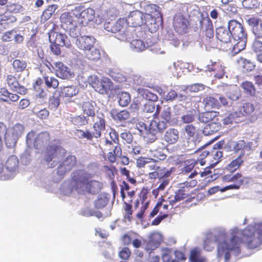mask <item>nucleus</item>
Listing matches in <instances>:
<instances>
[{"label":"nucleus","instance_id":"obj_1","mask_svg":"<svg viewBox=\"0 0 262 262\" xmlns=\"http://www.w3.org/2000/svg\"><path fill=\"white\" fill-rule=\"evenodd\" d=\"M257 235L255 228L248 225L243 230L237 228L231 230V237L228 239L227 233L221 230L214 236V242L217 244V258L221 260L223 257L225 262L231 258V253L235 256L241 253V244L245 242L249 249H255L262 244V223L258 226Z\"/></svg>","mask_w":262,"mask_h":262},{"label":"nucleus","instance_id":"obj_2","mask_svg":"<svg viewBox=\"0 0 262 262\" xmlns=\"http://www.w3.org/2000/svg\"><path fill=\"white\" fill-rule=\"evenodd\" d=\"M217 38L222 42L227 44L228 49L231 48L234 54L244 50L246 46L247 35L242 25L235 19L228 22V29L220 27L216 30Z\"/></svg>","mask_w":262,"mask_h":262},{"label":"nucleus","instance_id":"obj_3","mask_svg":"<svg viewBox=\"0 0 262 262\" xmlns=\"http://www.w3.org/2000/svg\"><path fill=\"white\" fill-rule=\"evenodd\" d=\"M93 175L84 169L74 171L72 174L73 187L78 192L90 194L98 193L102 184L97 180L92 179Z\"/></svg>","mask_w":262,"mask_h":262},{"label":"nucleus","instance_id":"obj_4","mask_svg":"<svg viewBox=\"0 0 262 262\" xmlns=\"http://www.w3.org/2000/svg\"><path fill=\"white\" fill-rule=\"evenodd\" d=\"M145 13L148 22V28L151 33L157 31L161 20L160 7L155 4H148L144 6Z\"/></svg>","mask_w":262,"mask_h":262},{"label":"nucleus","instance_id":"obj_5","mask_svg":"<svg viewBox=\"0 0 262 262\" xmlns=\"http://www.w3.org/2000/svg\"><path fill=\"white\" fill-rule=\"evenodd\" d=\"M197 181L195 180H191L180 184L179 189L176 191L174 195H171L168 198V201L170 205L173 206L177 203L184 200L188 196L191 189L195 186Z\"/></svg>","mask_w":262,"mask_h":262},{"label":"nucleus","instance_id":"obj_6","mask_svg":"<svg viewBox=\"0 0 262 262\" xmlns=\"http://www.w3.org/2000/svg\"><path fill=\"white\" fill-rule=\"evenodd\" d=\"M73 14L79 23L83 26L87 25L95 18V11L90 8L84 9L81 6L76 7L73 10Z\"/></svg>","mask_w":262,"mask_h":262},{"label":"nucleus","instance_id":"obj_7","mask_svg":"<svg viewBox=\"0 0 262 262\" xmlns=\"http://www.w3.org/2000/svg\"><path fill=\"white\" fill-rule=\"evenodd\" d=\"M148 168L151 172L148 173V179L150 180H160L168 178L171 173V170H168L159 162L152 163L148 165Z\"/></svg>","mask_w":262,"mask_h":262},{"label":"nucleus","instance_id":"obj_8","mask_svg":"<svg viewBox=\"0 0 262 262\" xmlns=\"http://www.w3.org/2000/svg\"><path fill=\"white\" fill-rule=\"evenodd\" d=\"M88 80L95 91L102 94L106 93L112 86V82L106 77L99 79L96 76L93 75L89 76Z\"/></svg>","mask_w":262,"mask_h":262},{"label":"nucleus","instance_id":"obj_9","mask_svg":"<svg viewBox=\"0 0 262 262\" xmlns=\"http://www.w3.org/2000/svg\"><path fill=\"white\" fill-rule=\"evenodd\" d=\"M19 167V160L14 155L8 157L5 164V168L7 173H3L1 175V180L6 181L14 177Z\"/></svg>","mask_w":262,"mask_h":262},{"label":"nucleus","instance_id":"obj_10","mask_svg":"<svg viewBox=\"0 0 262 262\" xmlns=\"http://www.w3.org/2000/svg\"><path fill=\"white\" fill-rule=\"evenodd\" d=\"M67 155V150L62 146L57 145H51L47 147L46 150L45 159L46 162H50L52 160L57 162Z\"/></svg>","mask_w":262,"mask_h":262},{"label":"nucleus","instance_id":"obj_11","mask_svg":"<svg viewBox=\"0 0 262 262\" xmlns=\"http://www.w3.org/2000/svg\"><path fill=\"white\" fill-rule=\"evenodd\" d=\"M145 14L139 10L131 12L126 21L127 24L133 27H140L143 25L148 27V22Z\"/></svg>","mask_w":262,"mask_h":262},{"label":"nucleus","instance_id":"obj_12","mask_svg":"<svg viewBox=\"0 0 262 262\" xmlns=\"http://www.w3.org/2000/svg\"><path fill=\"white\" fill-rule=\"evenodd\" d=\"M115 29L118 32L117 38L122 41H128L132 37L131 33L127 28V23L125 19L120 18L115 22Z\"/></svg>","mask_w":262,"mask_h":262},{"label":"nucleus","instance_id":"obj_13","mask_svg":"<svg viewBox=\"0 0 262 262\" xmlns=\"http://www.w3.org/2000/svg\"><path fill=\"white\" fill-rule=\"evenodd\" d=\"M77 159L75 156L69 155L58 166L57 172L58 175L62 176L75 167Z\"/></svg>","mask_w":262,"mask_h":262},{"label":"nucleus","instance_id":"obj_14","mask_svg":"<svg viewBox=\"0 0 262 262\" xmlns=\"http://www.w3.org/2000/svg\"><path fill=\"white\" fill-rule=\"evenodd\" d=\"M122 150L121 145H116L112 151L107 154V159L110 163H114L116 162L117 158L120 159L121 163L123 165H128L129 163V158L124 155H122Z\"/></svg>","mask_w":262,"mask_h":262},{"label":"nucleus","instance_id":"obj_15","mask_svg":"<svg viewBox=\"0 0 262 262\" xmlns=\"http://www.w3.org/2000/svg\"><path fill=\"white\" fill-rule=\"evenodd\" d=\"M199 23L200 29L205 32L206 38H213V25L210 18L208 16L204 17L202 14H200Z\"/></svg>","mask_w":262,"mask_h":262},{"label":"nucleus","instance_id":"obj_16","mask_svg":"<svg viewBox=\"0 0 262 262\" xmlns=\"http://www.w3.org/2000/svg\"><path fill=\"white\" fill-rule=\"evenodd\" d=\"M168 199L164 200L162 197L159 198L155 207L150 213V217H154L158 212L162 215H166V217L168 215L169 205Z\"/></svg>","mask_w":262,"mask_h":262},{"label":"nucleus","instance_id":"obj_17","mask_svg":"<svg viewBox=\"0 0 262 262\" xmlns=\"http://www.w3.org/2000/svg\"><path fill=\"white\" fill-rule=\"evenodd\" d=\"M223 144V141H219L215 143L212 149L210 151L209 156L211 157L210 161V167H213L217 164L221 160L223 156V151L221 150V148Z\"/></svg>","mask_w":262,"mask_h":262},{"label":"nucleus","instance_id":"obj_18","mask_svg":"<svg viewBox=\"0 0 262 262\" xmlns=\"http://www.w3.org/2000/svg\"><path fill=\"white\" fill-rule=\"evenodd\" d=\"M95 42V38L92 36L84 35L77 38L75 41L76 47L82 50L92 49Z\"/></svg>","mask_w":262,"mask_h":262},{"label":"nucleus","instance_id":"obj_19","mask_svg":"<svg viewBox=\"0 0 262 262\" xmlns=\"http://www.w3.org/2000/svg\"><path fill=\"white\" fill-rule=\"evenodd\" d=\"M97 118L98 120L93 124V129L94 130L91 132L92 141L94 138H100L101 136V132L105 128V121L104 115L102 113L97 114Z\"/></svg>","mask_w":262,"mask_h":262},{"label":"nucleus","instance_id":"obj_20","mask_svg":"<svg viewBox=\"0 0 262 262\" xmlns=\"http://www.w3.org/2000/svg\"><path fill=\"white\" fill-rule=\"evenodd\" d=\"M54 66L57 77L63 79H68L74 76V73L62 62H56L54 63Z\"/></svg>","mask_w":262,"mask_h":262},{"label":"nucleus","instance_id":"obj_21","mask_svg":"<svg viewBox=\"0 0 262 262\" xmlns=\"http://www.w3.org/2000/svg\"><path fill=\"white\" fill-rule=\"evenodd\" d=\"M205 89V85L201 83H195L187 86L181 93L179 96L181 97H195L198 96L195 95L196 93L201 92Z\"/></svg>","mask_w":262,"mask_h":262},{"label":"nucleus","instance_id":"obj_22","mask_svg":"<svg viewBox=\"0 0 262 262\" xmlns=\"http://www.w3.org/2000/svg\"><path fill=\"white\" fill-rule=\"evenodd\" d=\"M49 39L51 43L56 44L61 47L66 46L69 48L71 46L68 41L67 36L56 32H53L49 34Z\"/></svg>","mask_w":262,"mask_h":262},{"label":"nucleus","instance_id":"obj_23","mask_svg":"<svg viewBox=\"0 0 262 262\" xmlns=\"http://www.w3.org/2000/svg\"><path fill=\"white\" fill-rule=\"evenodd\" d=\"M188 24L187 19L182 15L178 14L173 18V25L175 30L180 34L186 32Z\"/></svg>","mask_w":262,"mask_h":262},{"label":"nucleus","instance_id":"obj_24","mask_svg":"<svg viewBox=\"0 0 262 262\" xmlns=\"http://www.w3.org/2000/svg\"><path fill=\"white\" fill-rule=\"evenodd\" d=\"M254 106L250 102L239 103L237 109L235 110L239 118L250 116L254 111Z\"/></svg>","mask_w":262,"mask_h":262},{"label":"nucleus","instance_id":"obj_25","mask_svg":"<svg viewBox=\"0 0 262 262\" xmlns=\"http://www.w3.org/2000/svg\"><path fill=\"white\" fill-rule=\"evenodd\" d=\"M233 173L230 172L229 173L225 174V172L222 176V180L225 182H233V184L240 187L244 183V177L241 173L236 172L234 174H233Z\"/></svg>","mask_w":262,"mask_h":262},{"label":"nucleus","instance_id":"obj_26","mask_svg":"<svg viewBox=\"0 0 262 262\" xmlns=\"http://www.w3.org/2000/svg\"><path fill=\"white\" fill-rule=\"evenodd\" d=\"M74 16L75 15L73 14V10L70 12H64L61 15L60 17L61 26L66 31H68L70 27L76 25Z\"/></svg>","mask_w":262,"mask_h":262},{"label":"nucleus","instance_id":"obj_27","mask_svg":"<svg viewBox=\"0 0 262 262\" xmlns=\"http://www.w3.org/2000/svg\"><path fill=\"white\" fill-rule=\"evenodd\" d=\"M50 139V135L49 132H41L36 137L34 142V146L36 149H40L48 144Z\"/></svg>","mask_w":262,"mask_h":262},{"label":"nucleus","instance_id":"obj_28","mask_svg":"<svg viewBox=\"0 0 262 262\" xmlns=\"http://www.w3.org/2000/svg\"><path fill=\"white\" fill-rule=\"evenodd\" d=\"M163 139L168 144L176 143L179 139V130L174 128L168 129L164 135Z\"/></svg>","mask_w":262,"mask_h":262},{"label":"nucleus","instance_id":"obj_29","mask_svg":"<svg viewBox=\"0 0 262 262\" xmlns=\"http://www.w3.org/2000/svg\"><path fill=\"white\" fill-rule=\"evenodd\" d=\"M219 115V112L213 111H206L200 114L199 120L200 122L204 123H210L214 121Z\"/></svg>","mask_w":262,"mask_h":262},{"label":"nucleus","instance_id":"obj_30","mask_svg":"<svg viewBox=\"0 0 262 262\" xmlns=\"http://www.w3.org/2000/svg\"><path fill=\"white\" fill-rule=\"evenodd\" d=\"M244 152H242L236 159L233 160L226 167V170L229 172H234L238 169L244 163Z\"/></svg>","mask_w":262,"mask_h":262},{"label":"nucleus","instance_id":"obj_31","mask_svg":"<svg viewBox=\"0 0 262 262\" xmlns=\"http://www.w3.org/2000/svg\"><path fill=\"white\" fill-rule=\"evenodd\" d=\"M109 135L110 140L106 138L104 143L105 146L108 147V150L114 146V143L120 145L118 134L114 129H111Z\"/></svg>","mask_w":262,"mask_h":262},{"label":"nucleus","instance_id":"obj_32","mask_svg":"<svg viewBox=\"0 0 262 262\" xmlns=\"http://www.w3.org/2000/svg\"><path fill=\"white\" fill-rule=\"evenodd\" d=\"M16 18L13 15L5 13L0 15V29L7 28L9 25L16 21Z\"/></svg>","mask_w":262,"mask_h":262},{"label":"nucleus","instance_id":"obj_33","mask_svg":"<svg viewBox=\"0 0 262 262\" xmlns=\"http://www.w3.org/2000/svg\"><path fill=\"white\" fill-rule=\"evenodd\" d=\"M221 128V124L219 122L212 121L207 124L203 129L205 135H210L219 131Z\"/></svg>","mask_w":262,"mask_h":262},{"label":"nucleus","instance_id":"obj_34","mask_svg":"<svg viewBox=\"0 0 262 262\" xmlns=\"http://www.w3.org/2000/svg\"><path fill=\"white\" fill-rule=\"evenodd\" d=\"M201 251L198 248H193L190 252L189 260L190 262H206L205 258L201 256Z\"/></svg>","mask_w":262,"mask_h":262},{"label":"nucleus","instance_id":"obj_35","mask_svg":"<svg viewBox=\"0 0 262 262\" xmlns=\"http://www.w3.org/2000/svg\"><path fill=\"white\" fill-rule=\"evenodd\" d=\"M239 119L235 111L225 116L222 119V122L224 125H232L234 122H238Z\"/></svg>","mask_w":262,"mask_h":262},{"label":"nucleus","instance_id":"obj_36","mask_svg":"<svg viewBox=\"0 0 262 262\" xmlns=\"http://www.w3.org/2000/svg\"><path fill=\"white\" fill-rule=\"evenodd\" d=\"M131 49L136 52H141L144 50L147 47L144 41L140 39H134L130 42Z\"/></svg>","mask_w":262,"mask_h":262},{"label":"nucleus","instance_id":"obj_37","mask_svg":"<svg viewBox=\"0 0 262 262\" xmlns=\"http://www.w3.org/2000/svg\"><path fill=\"white\" fill-rule=\"evenodd\" d=\"M184 166L181 169L183 174H186L191 172L197 164L195 159H188L183 162Z\"/></svg>","mask_w":262,"mask_h":262},{"label":"nucleus","instance_id":"obj_38","mask_svg":"<svg viewBox=\"0 0 262 262\" xmlns=\"http://www.w3.org/2000/svg\"><path fill=\"white\" fill-rule=\"evenodd\" d=\"M204 108L206 111H210L213 108H219L221 103L218 99H204Z\"/></svg>","mask_w":262,"mask_h":262},{"label":"nucleus","instance_id":"obj_39","mask_svg":"<svg viewBox=\"0 0 262 262\" xmlns=\"http://www.w3.org/2000/svg\"><path fill=\"white\" fill-rule=\"evenodd\" d=\"M86 57L91 60L97 61L100 58V53L98 49L94 48L85 51Z\"/></svg>","mask_w":262,"mask_h":262},{"label":"nucleus","instance_id":"obj_40","mask_svg":"<svg viewBox=\"0 0 262 262\" xmlns=\"http://www.w3.org/2000/svg\"><path fill=\"white\" fill-rule=\"evenodd\" d=\"M208 70L209 71H217V72L214 75V76L217 78H222L224 74V69L221 66L214 62L211 66H208Z\"/></svg>","mask_w":262,"mask_h":262},{"label":"nucleus","instance_id":"obj_41","mask_svg":"<svg viewBox=\"0 0 262 262\" xmlns=\"http://www.w3.org/2000/svg\"><path fill=\"white\" fill-rule=\"evenodd\" d=\"M244 92L249 96H253L255 93V89L253 83L249 81H245L241 84Z\"/></svg>","mask_w":262,"mask_h":262},{"label":"nucleus","instance_id":"obj_42","mask_svg":"<svg viewBox=\"0 0 262 262\" xmlns=\"http://www.w3.org/2000/svg\"><path fill=\"white\" fill-rule=\"evenodd\" d=\"M196 111L192 109L187 112L185 115H184L181 117V121L184 123H190L194 121L196 117Z\"/></svg>","mask_w":262,"mask_h":262},{"label":"nucleus","instance_id":"obj_43","mask_svg":"<svg viewBox=\"0 0 262 262\" xmlns=\"http://www.w3.org/2000/svg\"><path fill=\"white\" fill-rule=\"evenodd\" d=\"M63 96L66 97H72L78 93V90L75 86H71L64 87L61 91Z\"/></svg>","mask_w":262,"mask_h":262},{"label":"nucleus","instance_id":"obj_44","mask_svg":"<svg viewBox=\"0 0 262 262\" xmlns=\"http://www.w3.org/2000/svg\"><path fill=\"white\" fill-rule=\"evenodd\" d=\"M24 132V126L20 124L16 123L11 128V134L12 136L18 139Z\"/></svg>","mask_w":262,"mask_h":262},{"label":"nucleus","instance_id":"obj_45","mask_svg":"<svg viewBox=\"0 0 262 262\" xmlns=\"http://www.w3.org/2000/svg\"><path fill=\"white\" fill-rule=\"evenodd\" d=\"M12 66L15 72H21L25 70L27 64L25 61L15 59L13 61Z\"/></svg>","mask_w":262,"mask_h":262},{"label":"nucleus","instance_id":"obj_46","mask_svg":"<svg viewBox=\"0 0 262 262\" xmlns=\"http://www.w3.org/2000/svg\"><path fill=\"white\" fill-rule=\"evenodd\" d=\"M57 9V6L52 5L49 6L43 12L41 15V19L44 20H48L52 16L53 13Z\"/></svg>","mask_w":262,"mask_h":262},{"label":"nucleus","instance_id":"obj_47","mask_svg":"<svg viewBox=\"0 0 262 262\" xmlns=\"http://www.w3.org/2000/svg\"><path fill=\"white\" fill-rule=\"evenodd\" d=\"M123 209L125 212L124 218L127 219L128 221H130L132 218V214L133 213L132 203L124 201Z\"/></svg>","mask_w":262,"mask_h":262},{"label":"nucleus","instance_id":"obj_48","mask_svg":"<svg viewBox=\"0 0 262 262\" xmlns=\"http://www.w3.org/2000/svg\"><path fill=\"white\" fill-rule=\"evenodd\" d=\"M82 109L85 114L89 116L94 117L95 112L93 105L89 101L83 102Z\"/></svg>","mask_w":262,"mask_h":262},{"label":"nucleus","instance_id":"obj_49","mask_svg":"<svg viewBox=\"0 0 262 262\" xmlns=\"http://www.w3.org/2000/svg\"><path fill=\"white\" fill-rule=\"evenodd\" d=\"M119 171L121 175L122 176H125L126 177V179L127 180L128 182H129L132 184H136L137 181L135 179L130 177V171L128 169H127L126 167H120L119 169Z\"/></svg>","mask_w":262,"mask_h":262},{"label":"nucleus","instance_id":"obj_50","mask_svg":"<svg viewBox=\"0 0 262 262\" xmlns=\"http://www.w3.org/2000/svg\"><path fill=\"white\" fill-rule=\"evenodd\" d=\"M75 134L80 139H86L88 141H92L91 131L89 129L85 131L81 129H76Z\"/></svg>","mask_w":262,"mask_h":262},{"label":"nucleus","instance_id":"obj_51","mask_svg":"<svg viewBox=\"0 0 262 262\" xmlns=\"http://www.w3.org/2000/svg\"><path fill=\"white\" fill-rule=\"evenodd\" d=\"M152 158H150L152 163L159 162V161H163L166 158V155L162 151L156 150L153 152Z\"/></svg>","mask_w":262,"mask_h":262},{"label":"nucleus","instance_id":"obj_52","mask_svg":"<svg viewBox=\"0 0 262 262\" xmlns=\"http://www.w3.org/2000/svg\"><path fill=\"white\" fill-rule=\"evenodd\" d=\"M70 121L77 126H82L88 123L85 117L80 116L71 117Z\"/></svg>","mask_w":262,"mask_h":262},{"label":"nucleus","instance_id":"obj_53","mask_svg":"<svg viewBox=\"0 0 262 262\" xmlns=\"http://www.w3.org/2000/svg\"><path fill=\"white\" fill-rule=\"evenodd\" d=\"M160 245V242L158 241H155L153 238H150L149 240L147 242L145 249L146 251L149 253L155 250Z\"/></svg>","mask_w":262,"mask_h":262},{"label":"nucleus","instance_id":"obj_54","mask_svg":"<svg viewBox=\"0 0 262 262\" xmlns=\"http://www.w3.org/2000/svg\"><path fill=\"white\" fill-rule=\"evenodd\" d=\"M45 83L48 87L56 88L58 87L59 82L58 80L54 77L46 76H44Z\"/></svg>","mask_w":262,"mask_h":262},{"label":"nucleus","instance_id":"obj_55","mask_svg":"<svg viewBox=\"0 0 262 262\" xmlns=\"http://www.w3.org/2000/svg\"><path fill=\"white\" fill-rule=\"evenodd\" d=\"M138 98H158V97L156 95L151 93L147 89L139 90Z\"/></svg>","mask_w":262,"mask_h":262},{"label":"nucleus","instance_id":"obj_56","mask_svg":"<svg viewBox=\"0 0 262 262\" xmlns=\"http://www.w3.org/2000/svg\"><path fill=\"white\" fill-rule=\"evenodd\" d=\"M151 160H152L150 159V158L142 156L139 157L136 160V166L139 168H143L146 164L152 163Z\"/></svg>","mask_w":262,"mask_h":262},{"label":"nucleus","instance_id":"obj_57","mask_svg":"<svg viewBox=\"0 0 262 262\" xmlns=\"http://www.w3.org/2000/svg\"><path fill=\"white\" fill-rule=\"evenodd\" d=\"M108 200L106 197L100 196L95 200L94 206L97 209H102L106 206Z\"/></svg>","mask_w":262,"mask_h":262},{"label":"nucleus","instance_id":"obj_58","mask_svg":"<svg viewBox=\"0 0 262 262\" xmlns=\"http://www.w3.org/2000/svg\"><path fill=\"white\" fill-rule=\"evenodd\" d=\"M129 113L127 111L123 110L116 114L114 117V119L122 122L129 119Z\"/></svg>","mask_w":262,"mask_h":262},{"label":"nucleus","instance_id":"obj_59","mask_svg":"<svg viewBox=\"0 0 262 262\" xmlns=\"http://www.w3.org/2000/svg\"><path fill=\"white\" fill-rule=\"evenodd\" d=\"M165 40L174 47H177L180 44V41L177 37L170 32H168L165 36Z\"/></svg>","mask_w":262,"mask_h":262},{"label":"nucleus","instance_id":"obj_60","mask_svg":"<svg viewBox=\"0 0 262 262\" xmlns=\"http://www.w3.org/2000/svg\"><path fill=\"white\" fill-rule=\"evenodd\" d=\"M6 81L8 86L12 90L16 89L17 86L19 85V83L16 77L12 75H7Z\"/></svg>","mask_w":262,"mask_h":262},{"label":"nucleus","instance_id":"obj_61","mask_svg":"<svg viewBox=\"0 0 262 262\" xmlns=\"http://www.w3.org/2000/svg\"><path fill=\"white\" fill-rule=\"evenodd\" d=\"M158 132H159L158 130V127H157V122L155 120H152L148 127H147L146 135L151 134L152 135H156Z\"/></svg>","mask_w":262,"mask_h":262},{"label":"nucleus","instance_id":"obj_62","mask_svg":"<svg viewBox=\"0 0 262 262\" xmlns=\"http://www.w3.org/2000/svg\"><path fill=\"white\" fill-rule=\"evenodd\" d=\"M67 31L69 32V35L72 38L77 39L79 38V36L80 35V28L76 25L70 27Z\"/></svg>","mask_w":262,"mask_h":262},{"label":"nucleus","instance_id":"obj_63","mask_svg":"<svg viewBox=\"0 0 262 262\" xmlns=\"http://www.w3.org/2000/svg\"><path fill=\"white\" fill-rule=\"evenodd\" d=\"M210 151L208 150H203L198 157L196 159H195L196 162V164L199 163L201 165L203 166L205 165L206 162L205 161V159L207 157L209 156Z\"/></svg>","mask_w":262,"mask_h":262},{"label":"nucleus","instance_id":"obj_64","mask_svg":"<svg viewBox=\"0 0 262 262\" xmlns=\"http://www.w3.org/2000/svg\"><path fill=\"white\" fill-rule=\"evenodd\" d=\"M242 5L245 8L251 9L257 7L258 2L257 0H244Z\"/></svg>","mask_w":262,"mask_h":262}]
</instances>
